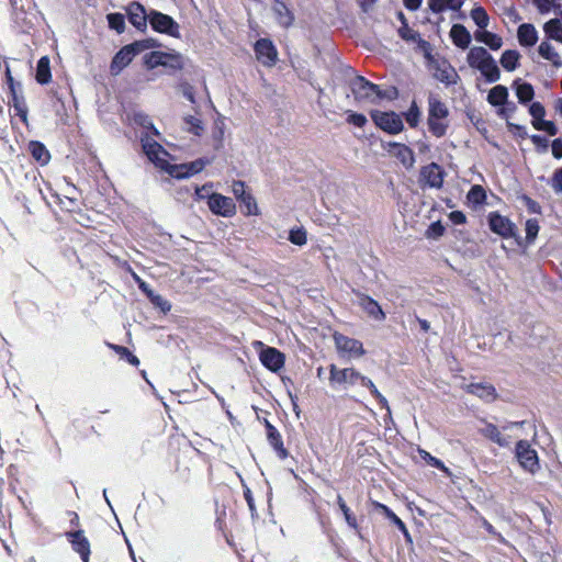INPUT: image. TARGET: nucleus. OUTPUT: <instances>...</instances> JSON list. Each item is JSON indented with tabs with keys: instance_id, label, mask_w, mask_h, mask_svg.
<instances>
[{
	"instance_id": "1",
	"label": "nucleus",
	"mask_w": 562,
	"mask_h": 562,
	"mask_svg": "<svg viewBox=\"0 0 562 562\" xmlns=\"http://www.w3.org/2000/svg\"><path fill=\"white\" fill-rule=\"evenodd\" d=\"M467 61L471 68L477 69L488 83L499 80L501 71L497 63L486 48L472 47L468 53Z\"/></svg>"
},
{
	"instance_id": "2",
	"label": "nucleus",
	"mask_w": 562,
	"mask_h": 562,
	"mask_svg": "<svg viewBox=\"0 0 562 562\" xmlns=\"http://www.w3.org/2000/svg\"><path fill=\"white\" fill-rule=\"evenodd\" d=\"M449 110L447 105L437 97L430 94L428 98V130L437 138L443 137L448 130L447 117Z\"/></svg>"
},
{
	"instance_id": "3",
	"label": "nucleus",
	"mask_w": 562,
	"mask_h": 562,
	"mask_svg": "<svg viewBox=\"0 0 562 562\" xmlns=\"http://www.w3.org/2000/svg\"><path fill=\"white\" fill-rule=\"evenodd\" d=\"M349 87L356 101L376 103L385 98V93L380 86L369 81L363 76H356L350 81Z\"/></svg>"
},
{
	"instance_id": "4",
	"label": "nucleus",
	"mask_w": 562,
	"mask_h": 562,
	"mask_svg": "<svg viewBox=\"0 0 562 562\" xmlns=\"http://www.w3.org/2000/svg\"><path fill=\"white\" fill-rule=\"evenodd\" d=\"M515 456L520 467L530 474L540 470L539 457L527 440H519L516 443Z\"/></svg>"
},
{
	"instance_id": "5",
	"label": "nucleus",
	"mask_w": 562,
	"mask_h": 562,
	"mask_svg": "<svg viewBox=\"0 0 562 562\" xmlns=\"http://www.w3.org/2000/svg\"><path fill=\"white\" fill-rule=\"evenodd\" d=\"M370 116L374 124L382 131L395 135L403 131L404 124L401 116L395 112H382L372 110Z\"/></svg>"
},
{
	"instance_id": "6",
	"label": "nucleus",
	"mask_w": 562,
	"mask_h": 562,
	"mask_svg": "<svg viewBox=\"0 0 562 562\" xmlns=\"http://www.w3.org/2000/svg\"><path fill=\"white\" fill-rule=\"evenodd\" d=\"M149 23L153 30L158 33H164L176 38L180 37L179 24L168 14L150 10Z\"/></svg>"
},
{
	"instance_id": "7",
	"label": "nucleus",
	"mask_w": 562,
	"mask_h": 562,
	"mask_svg": "<svg viewBox=\"0 0 562 562\" xmlns=\"http://www.w3.org/2000/svg\"><path fill=\"white\" fill-rule=\"evenodd\" d=\"M142 147L147 158L155 164L157 167L166 170L169 162L166 160L168 155L165 148L149 136L140 137Z\"/></svg>"
},
{
	"instance_id": "8",
	"label": "nucleus",
	"mask_w": 562,
	"mask_h": 562,
	"mask_svg": "<svg viewBox=\"0 0 562 562\" xmlns=\"http://www.w3.org/2000/svg\"><path fill=\"white\" fill-rule=\"evenodd\" d=\"M210 211L218 216L232 217L236 214V205L232 198L221 193H212L207 196Z\"/></svg>"
},
{
	"instance_id": "9",
	"label": "nucleus",
	"mask_w": 562,
	"mask_h": 562,
	"mask_svg": "<svg viewBox=\"0 0 562 562\" xmlns=\"http://www.w3.org/2000/svg\"><path fill=\"white\" fill-rule=\"evenodd\" d=\"M445 176V170L437 162H430L420 169L419 181L423 187L440 189L443 184Z\"/></svg>"
},
{
	"instance_id": "10",
	"label": "nucleus",
	"mask_w": 562,
	"mask_h": 562,
	"mask_svg": "<svg viewBox=\"0 0 562 562\" xmlns=\"http://www.w3.org/2000/svg\"><path fill=\"white\" fill-rule=\"evenodd\" d=\"M209 159L199 158L194 161L180 164V165H170L167 167L166 171L176 179H184L192 177L199 172H201L204 167L209 164Z\"/></svg>"
},
{
	"instance_id": "11",
	"label": "nucleus",
	"mask_w": 562,
	"mask_h": 562,
	"mask_svg": "<svg viewBox=\"0 0 562 562\" xmlns=\"http://www.w3.org/2000/svg\"><path fill=\"white\" fill-rule=\"evenodd\" d=\"M382 147L396 157V159H398L406 169L413 168L415 164V156L408 146L396 142H382Z\"/></svg>"
},
{
	"instance_id": "12",
	"label": "nucleus",
	"mask_w": 562,
	"mask_h": 562,
	"mask_svg": "<svg viewBox=\"0 0 562 562\" xmlns=\"http://www.w3.org/2000/svg\"><path fill=\"white\" fill-rule=\"evenodd\" d=\"M257 59L265 66L271 67L278 59L277 48L268 38H259L255 44Z\"/></svg>"
},
{
	"instance_id": "13",
	"label": "nucleus",
	"mask_w": 562,
	"mask_h": 562,
	"mask_svg": "<svg viewBox=\"0 0 562 562\" xmlns=\"http://www.w3.org/2000/svg\"><path fill=\"white\" fill-rule=\"evenodd\" d=\"M65 536L70 542L72 550L80 555L82 562H89L91 553L90 542L85 536L83 530L67 531Z\"/></svg>"
},
{
	"instance_id": "14",
	"label": "nucleus",
	"mask_w": 562,
	"mask_h": 562,
	"mask_svg": "<svg viewBox=\"0 0 562 562\" xmlns=\"http://www.w3.org/2000/svg\"><path fill=\"white\" fill-rule=\"evenodd\" d=\"M488 225L493 233L504 238L514 236L515 225L509 221L508 217L503 216L497 212L490 213Z\"/></svg>"
},
{
	"instance_id": "15",
	"label": "nucleus",
	"mask_w": 562,
	"mask_h": 562,
	"mask_svg": "<svg viewBox=\"0 0 562 562\" xmlns=\"http://www.w3.org/2000/svg\"><path fill=\"white\" fill-rule=\"evenodd\" d=\"M260 361L272 372H278L284 366V355L273 347H266L260 351Z\"/></svg>"
},
{
	"instance_id": "16",
	"label": "nucleus",
	"mask_w": 562,
	"mask_h": 562,
	"mask_svg": "<svg viewBox=\"0 0 562 562\" xmlns=\"http://www.w3.org/2000/svg\"><path fill=\"white\" fill-rule=\"evenodd\" d=\"M126 13L130 22L139 31H145L147 22H149V12L147 13L145 7L133 1L126 7Z\"/></svg>"
},
{
	"instance_id": "17",
	"label": "nucleus",
	"mask_w": 562,
	"mask_h": 562,
	"mask_svg": "<svg viewBox=\"0 0 562 562\" xmlns=\"http://www.w3.org/2000/svg\"><path fill=\"white\" fill-rule=\"evenodd\" d=\"M136 56L133 46L130 44L123 46L113 57L110 71L113 76H117L125 67H127Z\"/></svg>"
},
{
	"instance_id": "18",
	"label": "nucleus",
	"mask_w": 562,
	"mask_h": 562,
	"mask_svg": "<svg viewBox=\"0 0 562 562\" xmlns=\"http://www.w3.org/2000/svg\"><path fill=\"white\" fill-rule=\"evenodd\" d=\"M434 77L446 86L456 85L460 78L456 69L447 60L437 61L434 65Z\"/></svg>"
},
{
	"instance_id": "19",
	"label": "nucleus",
	"mask_w": 562,
	"mask_h": 562,
	"mask_svg": "<svg viewBox=\"0 0 562 562\" xmlns=\"http://www.w3.org/2000/svg\"><path fill=\"white\" fill-rule=\"evenodd\" d=\"M265 427L267 431V440L274 449L278 457L282 460L288 458L289 452L283 446V439L280 431L268 419H265Z\"/></svg>"
},
{
	"instance_id": "20",
	"label": "nucleus",
	"mask_w": 562,
	"mask_h": 562,
	"mask_svg": "<svg viewBox=\"0 0 562 562\" xmlns=\"http://www.w3.org/2000/svg\"><path fill=\"white\" fill-rule=\"evenodd\" d=\"M359 306L373 319L382 322L385 319V313L383 312L380 304L363 293H357Z\"/></svg>"
},
{
	"instance_id": "21",
	"label": "nucleus",
	"mask_w": 562,
	"mask_h": 562,
	"mask_svg": "<svg viewBox=\"0 0 562 562\" xmlns=\"http://www.w3.org/2000/svg\"><path fill=\"white\" fill-rule=\"evenodd\" d=\"M361 373L352 368L337 369L335 364L330 366V382L331 383H349L355 384L360 381Z\"/></svg>"
},
{
	"instance_id": "22",
	"label": "nucleus",
	"mask_w": 562,
	"mask_h": 562,
	"mask_svg": "<svg viewBox=\"0 0 562 562\" xmlns=\"http://www.w3.org/2000/svg\"><path fill=\"white\" fill-rule=\"evenodd\" d=\"M337 348L352 356L360 357L364 353L362 342L344 335L335 336Z\"/></svg>"
},
{
	"instance_id": "23",
	"label": "nucleus",
	"mask_w": 562,
	"mask_h": 562,
	"mask_svg": "<svg viewBox=\"0 0 562 562\" xmlns=\"http://www.w3.org/2000/svg\"><path fill=\"white\" fill-rule=\"evenodd\" d=\"M518 42L524 47H531L538 42V31L531 23H522L517 30Z\"/></svg>"
},
{
	"instance_id": "24",
	"label": "nucleus",
	"mask_w": 562,
	"mask_h": 562,
	"mask_svg": "<svg viewBox=\"0 0 562 562\" xmlns=\"http://www.w3.org/2000/svg\"><path fill=\"white\" fill-rule=\"evenodd\" d=\"M467 392L484 400L485 402H492L496 398V390L490 383H471L467 385Z\"/></svg>"
},
{
	"instance_id": "25",
	"label": "nucleus",
	"mask_w": 562,
	"mask_h": 562,
	"mask_svg": "<svg viewBox=\"0 0 562 562\" xmlns=\"http://www.w3.org/2000/svg\"><path fill=\"white\" fill-rule=\"evenodd\" d=\"M450 37L453 44L461 49L468 48L471 43V34L462 24L452 25L450 30Z\"/></svg>"
},
{
	"instance_id": "26",
	"label": "nucleus",
	"mask_w": 562,
	"mask_h": 562,
	"mask_svg": "<svg viewBox=\"0 0 562 562\" xmlns=\"http://www.w3.org/2000/svg\"><path fill=\"white\" fill-rule=\"evenodd\" d=\"M474 38L488 46L492 50H497L503 45V40L495 33L486 31L485 29L482 31H476L474 33Z\"/></svg>"
},
{
	"instance_id": "27",
	"label": "nucleus",
	"mask_w": 562,
	"mask_h": 562,
	"mask_svg": "<svg viewBox=\"0 0 562 562\" xmlns=\"http://www.w3.org/2000/svg\"><path fill=\"white\" fill-rule=\"evenodd\" d=\"M428 7L434 13H441L447 9L458 11L465 0H427Z\"/></svg>"
},
{
	"instance_id": "28",
	"label": "nucleus",
	"mask_w": 562,
	"mask_h": 562,
	"mask_svg": "<svg viewBox=\"0 0 562 562\" xmlns=\"http://www.w3.org/2000/svg\"><path fill=\"white\" fill-rule=\"evenodd\" d=\"M272 11L277 18V21L280 25L288 27L293 22V15L285 3L274 0V4L272 7Z\"/></svg>"
},
{
	"instance_id": "29",
	"label": "nucleus",
	"mask_w": 562,
	"mask_h": 562,
	"mask_svg": "<svg viewBox=\"0 0 562 562\" xmlns=\"http://www.w3.org/2000/svg\"><path fill=\"white\" fill-rule=\"evenodd\" d=\"M480 432L484 437L497 443L499 447L509 446V440L506 437L502 436L501 431L494 424L486 423L485 426L482 429H480Z\"/></svg>"
},
{
	"instance_id": "30",
	"label": "nucleus",
	"mask_w": 562,
	"mask_h": 562,
	"mask_svg": "<svg viewBox=\"0 0 562 562\" xmlns=\"http://www.w3.org/2000/svg\"><path fill=\"white\" fill-rule=\"evenodd\" d=\"M375 506L379 509H381L382 513L394 524V526H396L401 530V532L403 533L405 539L408 542H412L411 533H409L408 529L406 528V525L403 522V520L401 518H398L394 514V512L391 508H389L386 505L381 504V503H375Z\"/></svg>"
},
{
	"instance_id": "31",
	"label": "nucleus",
	"mask_w": 562,
	"mask_h": 562,
	"mask_svg": "<svg viewBox=\"0 0 562 562\" xmlns=\"http://www.w3.org/2000/svg\"><path fill=\"white\" fill-rule=\"evenodd\" d=\"M538 53L542 58L551 61L554 67L559 68L562 66V59L559 53L549 42L543 41L538 47Z\"/></svg>"
},
{
	"instance_id": "32",
	"label": "nucleus",
	"mask_w": 562,
	"mask_h": 562,
	"mask_svg": "<svg viewBox=\"0 0 562 562\" xmlns=\"http://www.w3.org/2000/svg\"><path fill=\"white\" fill-rule=\"evenodd\" d=\"M516 95L521 104H527L535 97V90L531 83L521 82L520 80L514 81Z\"/></svg>"
},
{
	"instance_id": "33",
	"label": "nucleus",
	"mask_w": 562,
	"mask_h": 562,
	"mask_svg": "<svg viewBox=\"0 0 562 562\" xmlns=\"http://www.w3.org/2000/svg\"><path fill=\"white\" fill-rule=\"evenodd\" d=\"M11 93V103L15 110V113L16 115H19L22 121H26V117H27V106H26V102H25V99L22 94V89L19 90V89H15V90H12L10 91Z\"/></svg>"
},
{
	"instance_id": "34",
	"label": "nucleus",
	"mask_w": 562,
	"mask_h": 562,
	"mask_svg": "<svg viewBox=\"0 0 562 562\" xmlns=\"http://www.w3.org/2000/svg\"><path fill=\"white\" fill-rule=\"evenodd\" d=\"M507 99L508 90L505 86L502 85L493 87L487 94V101L493 106L504 105L507 102Z\"/></svg>"
},
{
	"instance_id": "35",
	"label": "nucleus",
	"mask_w": 562,
	"mask_h": 562,
	"mask_svg": "<svg viewBox=\"0 0 562 562\" xmlns=\"http://www.w3.org/2000/svg\"><path fill=\"white\" fill-rule=\"evenodd\" d=\"M35 79L40 85H47L50 81L52 72L47 56L41 57L37 61Z\"/></svg>"
},
{
	"instance_id": "36",
	"label": "nucleus",
	"mask_w": 562,
	"mask_h": 562,
	"mask_svg": "<svg viewBox=\"0 0 562 562\" xmlns=\"http://www.w3.org/2000/svg\"><path fill=\"white\" fill-rule=\"evenodd\" d=\"M543 30L550 40L562 43V23L559 19H551L546 22Z\"/></svg>"
},
{
	"instance_id": "37",
	"label": "nucleus",
	"mask_w": 562,
	"mask_h": 562,
	"mask_svg": "<svg viewBox=\"0 0 562 562\" xmlns=\"http://www.w3.org/2000/svg\"><path fill=\"white\" fill-rule=\"evenodd\" d=\"M520 54L515 49H507L502 54L501 65L507 71H514L519 64Z\"/></svg>"
},
{
	"instance_id": "38",
	"label": "nucleus",
	"mask_w": 562,
	"mask_h": 562,
	"mask_svg": "<svg viewBox=\"0 0 562 562\" xmlns=\"http://www.w3.org/2000/svg\"><path fill=\"white\" fill-rule=\"evenodd\" d=\"M29 147L35 160H37L42 165L48 162L50 158L49 151L41 142L33 140L30 143Z\"/></svg>"
},
{
	"instance_id": "39",
	"label": "nucleus",
	"mask_w": 562,
	"mask_h": 562,
	"mask_svg": "<svg viewBox=\"0 0 562 562\" xmlns=\"http://www.w3.org/2000/svg\"><path fill=\"white\" fill-rule=\"evenodd\" d=\"M161 66L171 70H181L184 67V58L180 53H165Z\"/></svg>"
},
{
	"instance_id": "40",
	"label": "nucleus",
	"mask_w": 562,
	"mask_h": 562,
	"mask_svg": "<svg viewBox=\"0 0 562 562\" xmlns=\"http://www.w3.org/2000/svg\"><path fill=\"white\" fill-rule=\"evenodd\" d=\"M239 203H240L241 211L245 215L250 216V215L259 214V209H258L256 199L254 198V195L250 192L248 194H246L245 196H243L239 200Z\"/></svg>"
},
{
	"instance_id": "41",
	"label": "nucleus",
	"mask_w": 562,
	"mask_h": 562,
	"mask_svg": "<svg viewBox=\"0 0 562 562\" xmlns=\"http://www.w3.org/2000/svg\"><path fill=\"white\" fill-rule=\"evenodd\" d=\"M471 19L474 21V23L481 29V30H484L488 26V23H490V18L486 13V10L481 7V5H477V7H474L472 10H471Z\"/></svg>"
},
{
	"instance_id": "42",
	"label": "nucleus",
	"mask_w": 562,
	"mask_h": 562,
	"mask_svg": "<svg viewBox=\"0 0 562 562\" xmlns=\"http://www.w3.org/2000/svg\"><path fill=\"white\" fill-rule=\"evenodd\" d=\"M133 122L153 133V135H159L158 130L155 127L151 119L144 112H135L133 115Z\"/></svg>"
},
{
	"instance_id": "43",
	"label": "nucleus",
	"mask_w": 562,
	"mask_h": 562,
	"mask_svg": "<svg viewBox=\"0 0 562 562\" xmlns=\"http://www.w3.org/2000/svg\"><path fill=\"white\" fill-rule=\"evenodd\" d=\"M109 27L122 34L125 31V18L122 13H109L106 15Z\"/></svg>"
},
{
	"instance_id": "44",
	"label": "nucleus",
	"mask_w": 562,
	"mask_h": 562,
	"mask_svg": "<svg viewBox=\"0 0 562 562\" xmlns=\"http://www.w3.org/2000/svg\"><path fill=\"white\" fill-rule=\"evenodd\" d=\"M162 58H166L165 52L154 50V52L145 54L143 57V60H144V65L148 69H154L158 66H161Z\"/></svg>"
},
{
	"instance_id": "45",
	"label": "nucleus",
	"mask_w": 562,
	"mask_h": 562,
	"mask_svg": "<svg viewBox=\"0 0 562 562\" xmlns=\"http://www.w3.org/2000/svg\"><path fill=\"white\" fill-rule=\"evenodd\" d=\"M108 346L113 349L122 359H125L128 363H131L134 367H137L139 364V359L133 355L126 347L108 344Z\"/></svg>"
},
{
	"instance_id": "46",
	"label": "nucleus",
	"mask_w": 562,
	"mask_h": 562,
	"mask_svg": "<svg viewBox=\"0 0 562 562\" xmlns=\"http://www.w3.org/2000/svg\"><path fill=\"white\" fill-rule=\"evenodd\" d=\"M469 202L481 205L486 200V193L485 190L481 186H473L467 195Z\"/></svg>"
},
{
	"instance_id": "47",
	"label": "nucleus",
	"mask_w": 562,
	"mask_h": 562,
	"mask_svg": "<svg viewBox=\"0 0 562 562\" xmlns=\"http://www.w3.org/2000/svg\"><path fill=\"white\" fill-rule=\"evenodd\" d=\"M130 45L133 46V50L135 52L136 55H138L147 49L156 48L160 44L158 43L157 40L145 38V40L135 41V42L131 43Z\"/></svg>"
},
{
	"instance_id": "48",
	"label": "nucleus",
	"mask_w": 562,
	"mask_h": 562,
	"mask_svg": "<svg viewBox=\"0 0 562 562\" xmlns=\"http://www.w3.org/2000/svg\"><path fill=\"white\" fill-rule=\"evenodd\" d=\"M420 110L415 101L412 102L409 109L405 113V120L411 127H416L420 121Z\"/></svg>"
},
{
	"instance_id": "49",
	"label": "nucleus",
	"mask_w": 562,
	"mask_h": 562,
	"mask_svg": "<svg viewBox=\"0 0 562 562\" xmlns=\"http://www.w3.org/2000/svg\"><path fill=\"white\" fill-rule=\"evenodd\" d=\"M337 503L345 516V519H346V522L348 524V526L353 529H357L358 528L357 519L351 514L349 507L347 506L346 502L344 501V498L340 495L337 496Z\"/></svg>"
},
{
	"instance_id": "50",
	"label": "nucleus",
	"mask_w": 562,
	"mask_h": 562,
	"mask_svg": "<svg viewBox=\"0 0 562 562\" xmlns=\"http://www.w3.org/2000/svg\"><path fill=\"white\" fill-rule=\"evenodd\" d=\"M539 223L536 218H529L526 222V241L528 245L533 244L539 233Z\"/></svg>"
},
{
	"instance_id": "51",
	"label": "nucleus",
	"mask_w": 562,
	"mask_h": 562,
	"mask_svg": "<svg viewBox=\"0 0 562 562\" xmlns=\"http://www.w3.org/2000/svg\"><path fill=\"white\" fill-rule=\"evenodd\" d=\"M289 240L296 246H303L307 241L306 231L303 227L292 228L289 232Z\"/></svg>"
},
{
	"instance_id": "52",
	"label": "nucleus",
	"mask_w": 562,
	"mask_h": 562,
	"mask_svg": "<svg viewBox=\"0 0 562 562\" xmlns=\"http://www.w3.org/2000/svg\"><path fill=\"white\" fill-rule=\"evenodd\" d=\"M529 113L532 116V126L543 120L546 109L540 102H532L529 106Z\"/></svg>"
},
{
	"instance_id": "53",
	"label": "nucleus",
	"mask_w": 562,
	"mask_h": 562,
	"mask_svg": "<svg viewBox=\"0 0 562 562\" xmlns=\"http://www.w3.org/2000/svg\"><path fill=\"white\" fill-rule=\"evenodd\" d=\"M184 122L188 125V131L196 136H200L203 132L202 121L193 115L184 117Z\"/></svg>"
},
{
	"instance_id": "54",
	"label": "nucleus",
	"mask_w": 562,
	"mask_h": 562,
	"mask_svg": "<svg viewBox=\"0 0 562 562\" xmlns=\"http://www.w3.org/2000/svg\"><path fill=\"white\" fill-rule=\"evenodd\" d=\"M533 127L537 131H543L548 133L550 136H554L558 134V128L552 121H546L544 119L539 123L535 124Z\"/></svg>"
},
{
	"instance_id": "55",
	"label": "nucleus",
	"mask_w": 562,
	"mask_h": 562,
	"mask_svg": "<svg viewBox=\"0 0 562 562\" xmlns=\"http://www.w3.org/2000/svg\"><path fill=\"white\" fill-rule=\"evenodd\" d=\"M443 233L445 226L439 221L431 223L427 229V236L429 238H439L443 235Z\"/></svg>"
},
{
	"instance_id": "56",
	"label": "nucleus",
	"mask_w": 562,
	"mask_h": 562,
	"mask_svg": "<svg viewBox=\"0 0 562 562\" xmlns=\"http://www.w3.org/2000/svg\"><path fill=\"white\" fill-rule=\"evenodd\" d=\"M347 122L357 127H363L367 124L368 120H367L366 115H363L361 113L349 112Z\"/></svg>"
},
{
	"instance_id": "57",
	"label": "nucleus",
	"mask_w": 562,
	"mask_h": 562,
	"mask_svg": "<svg viewBox=\"0 0 562 562\" xmlns=\"http://www.w3.org/2000/svg\"><path fill=\"white\" fill-rule=\"evenodd\" d=\"M529 138L531 139L532 144L537 147L539 151L544 153L548 150L549 142L544 136L533 134L529 136Z\"/></svg>"
},
{
	"instance_id": "58",
	"label": "nucleus",
	"mask_w": 562,
	"mask_h": 562,
	"mask_svg": "<svg viewBox=\"0 0 562 562\" xmlns=\"http://www.w3.org/2000/svg\"><path fill=\"white\" fill-rule=\"evenodd\" d=\"M423 458L431 465V467H435L441 471H445L447 472L448 469L446 468V465L443 464V462L439 459H437L436 457H432L430 453H428L427 451H420Z\"/></svg>"
},
{
	"instance_id": "59",
	"label": "nucleus",
	"mask_w": 562,
	"mask_h": 562,
	"mask_svg": "<svg viewBox=\"0 0 562 562\" xmlns=\"http://www.w3.org/2000/svg\"><path fill=\"white\" fill-rule=\"evenodd\" d=\"M179 88L187 100L191 103H195L194 88L189 82H180Z\"/></svg>"
},
{
	"instance_id": "60",
	"label": "nucleus",
	"mask_w": 562,
	"mask_h": 562,
	"mask_svg": "<svg viewBox=\"0 0 562 562\" xmlns=\"http://www.w3.org/2000/svg\"><path fill=\"white\" fill-rule=\"evenodd\" d=\"M398 33H400V36L403 38V40H406V41H413L415 42L416 38L419 37V33H417L416 31L412 30L408 27L407 24L403 25L400 30H398Z\"/></svg>"
},
{
	"instance_id": "61",
	"label": "nucleus",
	"mask_w": 562,
	"mask_h": 562,
	"mask_svg": "<svg viewBox=\"0 0 562 562\" xmlns=\"http://www.w3.org/2000/svg\"><path fill=\"white\" fill-rule=\"evenodd\" d=\"M150 303L164 313H168L171 310V304L159 294H157L156 297H153Z\"/></svg>"
},
{
	"instance_id": "62",
	"label": "nucleus",
	"mask_w": 562,
	"mask_h": 562,
	"mask_svg": "<svg viewBox=\"0 0 562 562\" xmlns=\"http://www.w3.org/2000/svg\"><path fill=\"white\" fill-rule=\"evenodd\" d=\"M551 187L555 192H562V167L554 171L551 179Z\"/></svg>"
},
{
	"instance_id": "63",
	"label": "nucleus",
	"mask_w": 562,
	"mask_h": 562,
	"mask_svg": "<svg viewBox=\"0 0 562 562\" xmlns=\"http://www.w3.org/2000/svg\"><path fill=\"white\" fill-rule=\"evenodd\" d=\"M232 191L235 195V198L239 201L243 196H245L246 194H248L249 192H247L245 190V183L240 180H237V181H234L233 182V186H232Z\"/></svg>"
},
{
	"instance_id": "64",
	"label": "nucleus",
	"mask_w": 562,
	"mask_h": 562,
	"mask_svg": "<svg viewBox=\"0 0 562 562\" xmlns=\"http://www.w3.org/2000/svg\"><path fill=\"white\" fill-rule=\"evenodd\" d=\"M521 199L530 213L539 214L541 212V206L539 205L538 202H536L528 195H522Z\"/></svg>"
}]
</instances>
